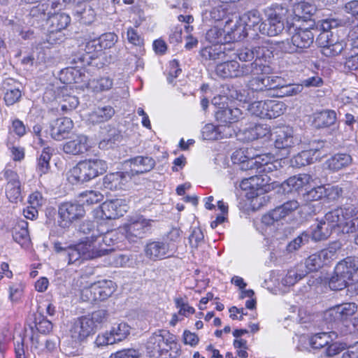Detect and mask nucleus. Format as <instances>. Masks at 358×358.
Wrapping results in <instances>:
<instances>
[{
  "mask_svg": "<svg viewBox=\"0 0 358 358\" xmlns=\"http://www.w3.org/2000/svg\"><path fill=\"white\" fill-rule=\"evenodd\" d=\"M108 169L106 161L91 158L79 162L68 173V180L72 183H83L104 173Z\"/></svg>",
  "mask_w": 358,
  "mask_h": 358,
  "instance_id": "obj_1",
  "label": "nucleus"
},
{
  "mask_svg": "<svg viewBox=\"0 0 358 358\" xmlns=\"http://www.w3.org/2000/svg\"><path fill=\"white\" fill-rule=\"evenodd\" d=\"M261 68L262 66L258 62H252L241 66L238 62L231 60L217 64L215 71L217 76L227 78L248 75L258 76L262 71Z\"/></svg>",
  "mask_w": 358,
  "mask_h": 358,
  "instance_id": "obj_2",
  "label": "nucleus"
},
{
  "mask_svg": "<svg viewBox=\"0 0 358 358\" xmlns=\"http://www.w3.org/2000/svg\"><path fill=\"white\" fill-rule=\"evenodd\" d=\"M269 41H262L257 45L252 48L244 47L239 49L237 52L238 59L242 62H249L255 59L253 62H258L262 68V75L268 73L269 66L262 63V60L266 61L270 58L272 52L268 49Z\"/></svg>",
  "mask_w": 358,
  "mask_h": 358,
  "instance_id": "obj_3",
  "label": "nucleus"
},
{
  "mask_svg": "<svg viewBox=\"0 0 358 358\" xmlns=\"http://www.w3.org/2000/svg\"><path fill=\"white\" fill-rule=\"evenodd\" d=\"M266 22H262L259 31L264 35L275 36L280 34L285 28L283 17L286 10L280 6L268 8L265 10Z\"/></svg>",
  "mask_w": 358,
  "mask_h": 358,
  "instance_id": "obj_4",
  "label": "nucleus"
},
{
  "mask_svg": "<svg viewBox=\"0 0 358 358\" xmlns=\"http://www.w3.org/2000/svg\"><path fill=\"white\" fill-rule=\"evenodd\" d=\"M153 222V220L146 219L143 215H136L128 220L122 230L129 242L136 243L150 231Z\"/></svg>",
  "mask_w": 358,
  "mask_h": 358,
  "instance_id": "obj_5",
  "label": "nucleus"
},
{
  "mask_svg": "<svg viewBox=\"0 0 358 358\" xmlns=\"http://www.w3.org/2000/svg\"><path fill=\"white\" fill-rule=\"evenodd\" d=\"M59 225L62 228L69 227L74 221L83 218L85 210L83 205L77 202H64L59 206Z\"/></svg>",
  "mask_w": 358,
  "mask_h": 358,
  "instance_id": "obj_6",
  "label": "nucleus"
},
{
  "mask_svg": "<svg viewBox=\"0 0 358 358\" xmlns=\"http://www.w3.org/2000/svg\"><path fill=\"white\" fill-rule=\"evenodd\" d=\"M338 24V21L333 18L326 19L322 21L321 29H322V32L317 36L316 43L321 48V52L324 56L327 49H331V46L341 40L337 34H334L330 31L337 27Z\"/></svg>",
  "mask_w": 358,
  "mask_h": 358,
  "instance_id": "obj_7",
  "label": "nucleus"
},
{
  "mask_svg": "<svg viewBox=\"0 0 358 358\" xmlns=\"http://www.w3.org/2000/svg\"><path fill=\"white\" fill-rule=\"evenodd\" d=\"M257 151L253 147H243L234 151L231 160L241 171L254 170Z\"/></svg>",
  "mask_w": 358,
  "mask_h": 358,
  "instance_id": "obj_8",
  "label": "nucleus"
},
{
  "mask_svg": "<svg viewBox=\"0 0 358 358\" xmlns=\"http://www.w3.org/2000/svg\"><path fill=\"white\" fill-rule=\"evenodd\" d=\"M282 167L281 160L275 159L273 155L266 153L257 155L254 169L258 173L271 174V177H277L278 173Z\"/></svg>",
  "mask_w": 358,
  "mask_h": 358,
  "instance_id": "obj_9",
  "label": "nucleus"
},
{
  "mask_svg": "<svg viewBox=\"0 0 358 358\" xmlns=\"http://www.w3.org/2000/svg\"><path fill=\"white\" fill-rule=\"evenodd\" d=\"M3 176L7 181L5 187L7 199L12 203H17L21 201V182L18 174L13 170L5 169Z\"/></svg>",
  "mask_w": 358,
  "mask_h": 358,
  "instance_id": "obj_10",
  "label": "nucleus"
},
{
  "mask_svg": "<svg viewBox=\"0 0 358 358\" xmlns=\"http://www.w3.org/2000/svg\"><path fill=\"white\" fill-rule=\"evenodd\" d=\"M357 208L354 206H349L345 208H338L327 213L322 220L326 222L331 229L335 227L341 228L343 222L346 219L357 215Z\"/></svg>",
  "mask_w": 358,
  "mask_h": 358,
  "instance_id": "obj_11",
  "label": "nucleus"
},
{
  "mask_svg": "<svg viewBox=\"0 0 358 358\" xmlns=\"http://www.w3.org/2000/svg\"><path fill=\"white\" fill-rule=\"evenodd\" d=\"M83 243L84 259H92L107 255L109 252L113 251V248H106L102 246L100 240L98 239L94 231L91 236L85 237Z\"/></svg>",
  "mask_w": 358,
  "mask_h": 358,
  "instance_id": "obj_12",
  "label": "nucleus"
},
{
  "mask_svg": "<svg viewBox=\"0 0 358 358\" xmlns=\"http://www.w3.org/2000/svg\"><path fill=\"white\" fill-rule=\"evenodd\" d=\"M94 331L92 322L87 317L83 316L74 321L70 329V335L75 342H82L94 334Z\"/></svg>",
  "mask_w": 358,
  "mask_h": 358,
  "instance_id": "obj_13",
  "label": "nucleus"
},
{
  "mask_svg": "<svg viewBox=\"0 0 358 358\" xmlns=\"http://www.w3.org/2000/svg\"><path fill=\"white\" fill-rule=\"evenodd\" d=\"M92 145L87 136L75 134L63 144L62 150L68 155H80L90 150Z\"/></svg>",
  "mask_w": 358,
  "mask_h": 358,
  "instance_id": "obj_14",
  "label": "nucleus"
},
{
  "mask_svg": "<svg viewBox=\"0 0 358 358\" xmlns=\"http://www.w3.org/2000/svg\"><path fill=\"white\" fill-rule=\"evenodd\" d=\"M144 253L148 259L153 262L162 260L173 255L162 239L150 240L147 242L144 247Z\"/></svg>",
  "mask_w": 358,
  "mask_h": 358,
  "instance_id": "obj_15",
  "label": "nucleus"
},
{
  "mask_svg": "<svg viewBox=\"0 0 358 358\" xmlns=\"http://www.w3.org/2000/svg\"><path fill=\"white\" fill-rule=\"evenodd\" d=\"M273 182L270 176L259 173V175H255L243 179L240 187L244 190H262L266 192L268 189V186L269 184Z\"/></svg>",
  "mask_w": 358,
  "mask_h": 358,
  "instance_id": "obj_16",
  "label": "nucleus"
},
{
  "mask_svg": "<svg viewBox=\"0 0 358 358\" xmlns=\"http://www.w3.org/2000/svg\"><path fill=\"white\" fill-rule=\"evenodd\" d=\"M233 134L234 130L229 126H215L213 124H206L201 131L202 138L208 141H215L224 138H229Z\"/></svg>",
  "mask_w": 358,
  "mask_h": 358,
  "instance_id": "obj_17",
  "label": "nucleus"
},
{
  "mask_svg": "<svg viewBox=\"0 0 358 358\" xmlns=\"http://www.w3.org/2000/svg\"><path fill=\"white\" fill-rule=\"evenodd\" d=\"M73 127V121L69 117L56 119L50 124V135L55 140L62 141L66 138Z\"/></svg>",
  "mask_w": 358,
  "mask_h": 358,
  "instance_id": "obj_18",
  "label": "nucleus"
},
{
  "mask_svg": "<svg viewBox=\"0 0 358 358\" xmlns=\"http://www.w3.org/2000/svg\"><path fill=\"white\" fill-rule=\"evenodd\" d=\"M274 145L279 150H287L293 147L298 141L293 135V131L289 127L279 128L275 132Z\"/></svg>",
  "mask_w": 358,
  "mask_h": 358,
  "instance_id": "obj_19",
  "label": "nucleus"
},
{
  "mask_svg": "<svg viewBox=\"0 0 358 358\" xmlns=\"http://www.w3.org/2000/svg\"><path fill=\"white\" fill-rule=\"evenodd\" d=\"M357 311V306L355 303H345L331 308L327 314L333 317L335 321H347Z\"/></svg>",
  "mask_w": 358,
  "mask_h": 358,
  "instance_id": "obj_20",
  "label": "nucleus"
},
{
  "mask_svg": "<svg viewBox=\"0 0 358 358\" xmlns=\"http://www.w3.org/2000/svg\"><path fill=\"white\" fill-rule=\"evenodd\" d=\"M102 217L106 219H115L122 216L126 211L125 206L121 199H113L104 201L101 205Z\"/></svg>",
  "mask_w": 358,
  "mask_h": 358,
  "instance_id": "obj_21",
  "label": "nucleus"
},
{
  "mask_svg": "<svg viewBox=\"0 0 358 358\" xmlns=\"http://www.w3.org/2000/svg\"><path fill=\"white\" fill-rule=\"evenodd\" d=\"M61 79L66 83H80L87 87L89 82L88 75L85 73L83 69L75 67H68L61 71Z\"/></svg>",
  "mask_w": 358,
  "mask_h": 358,
  "instance_id": "obj_22",
  "label": "nucleus"
},
{
  "mask_svg": "<svg viewBox=\"0 0 358 358\" xmlns=\"http://www.w3.org/2000/svg\"><path fill=\"white\" fill-rule=\"evenodd\" d=\"M129 163L133 175L149 172L155 166V161L150 157L137 156L131 159Z\"/></svg>",
  "mask_w": 358,
  "mask_h": 358,
  "instance_id": "obj_23",
  "label": "nucleus"
},
{
  "mask_svg": "<svg viewBox=\"0 0 358 358\" xmlns=\"http://www.w3.org/2000/svg\"><path fill=\"white\" fill-rule=\"evenodd\" d=\"M335 269L336 273L346 275V278L352 280L354 275L358 271V257H346L337 264Z\"/></svg>",
  "mask_w": 358,
  "mask_h": 358,
  "instance_id": "obj_24",
  "label": "nucleus"
},
{
  "mask_svg": "<svg viewBox=\"0 0 358 358\" xmlns=\"http://www.w3.org/2000/svg\"><path fill=\"white\" fill-rule=\"evenodd\" d=\"M216 119L223 125L238 122L242 117V112L238 108L227 107L220 108L215 113Z\"/></svg>",
  "mask_w": 358,
  "mask_h": 358,
  "instance_id": "obj_25",
  "label": "nucleus"
},
{
  "mask_svg": "<svg viewBox=\"0 0 358 358\" xmlns=\"http://www.w3.org/2000/svg\"><path fill=\"white\" fill-rule=\"evenodd\" d=\"M314 41V34L308 29H298L292 36V41L297 49L308 48Z\"/></svg>",
  "mask_w": 358,
  "mask_h": 358,
  "instance_id": "obj_26",
  "label": "nucleus"
},
{
  "mask_svg": "<svg viewBox=\"0 0 358 358\" xmlns=\"http://www.w3.org/2000/svg\"><path fill=\"white\" fill-rule=\"evenodd\" d=\"M51 148L49 147L43 148L39 157H37L36 172L40 180L48 175L50 171V161L52 157Z\"/></svg>",
  "mask_w": 358,
  "mask_h": 358,
  "instance_id": "obj_27",
  "label": "nucleus"
},
{
  "mask_svg": "<svg viewBox=\"0 0 358 358\" xmlns=\"http://www.w3.org/2000/svg\"><path fill=\"white\" fill-rule=\"evenodd\" d=\"M13 240L23 248H27L30 243L28 231V223L24 220L17 222L13 229Z\"/></svg>",
  "mask_w": 358,
  "mask_h": 358,
  "instance_id": "obj_28",
  "label": "nucleus"
},
{
  "mask_svg": "<svg viewBox=\"0 0 358 358\" xmlns=\"http://www.w3.org/2000/svg\"><path fill=\"white\" fill-rule=\"evenodd\" d=\"M206 40L214 45L224 44L231 42V38L227 34V29L215 26L208 29L206 34Z\"/></svg>",
  "mask_w": 358,
  "mask_h": 358,
  "instance_id": "obj_29",
  "label": "nucleus"
},
{
  "mask_svg": "<svg viewBox=\"0 0 358 358\" xmlns=\"http://www.w3.org/2000/svg\"><path fill=\"white\" fill-rule=\"evenodd\" d=\"M337 338L338 334L334 331L322 332L311 336L309 339V343L313 348L320 349L329 345Z\"/></svg>",
  "mask_w": 358,
  "mask_h": 358,
  "instance_id": "obj_30",
  "label": "nucleus"
},
{
  "mask_svg": "<svg viewBox=\"0 0 358 358\" xmlns=\"http://www.w3.org/2000/svg\"><path fill=\"white\" fill-rule=\"evenodd\" d=\"M126 182V177L122 172L108 173L103 178V186L110 190L122 189Z\"/></svg>",
  "mask_w": 358,
  "mask_h": 358,
  "instance_id": "obj_31",
  "label": "nucleus"
},
{
  "mask_svg": "<svg viewBox=\"0 0 358 358\" xmlns=\"http://www.w3.org/2000/svg\"><path fill=\"white\" fill-rule=\"evenodd\" d=\"M98 301H104L110 297L116 289V285L112 280H103L94 282Z\"/></svg>",
  "mask_w": 358,
  "mask_h": 358,
  "instance_id": "obj_32",
  "label": "nucleus"
},
{
  "mask_svg": "<svg viewBox=\"0 0 358 358\" xmlns=\"http://www.w3.org/2000/svg\"><path fill=\"white\" fill-rule=\"evenodd\" d=\"M331 253L329 250H322L319 253L313 254L309 256L305 262V266L307 272H313L317 271L325 263L324 260Z\"/></svg>",
  "mask_w": 358,
  "mask_h": 358,
  "instance_id": "obj_33",
  "label": "nucleus"
},
{
  "mask_svg": "<svg viewBox=\"0 0 358 358\" xmlns=\"http://www.w3.org/2000/svg\"><path fill=\"white\" fill-rule=\"evenodd\" d=\"M352 163L350 155L344 153L336 154L327 160L326 165L332 171H338Z\"/></svg>",
  "mask_w": 358,
  "mask_h": 358,
  "instance_id": "obj_34",
  "label": "nucleus"
},
{
  "mask_svg": "<svg viewBox=\"0 0 358 358\" xmlns=\"http://www.w3.org/2000/svg\"><path fill=\"white\" fill-rule=\"evenodd\" d=\"M167 345V341H165L162 331H159L150 337L147 343V349L150 350L151 352H157L161 355L164 350L167 351L166 348Z\"/></svg>",
  "mask_w": 358,
  "mask_h": 358,
  "instance_id": "obj_35",
  "label": "nucleus"
},
{
  "mask_svg": "<svg viewBox=\"0 0 358 358\" xmlns=\"http://www.w3.org/2000/svg\"><path fill=\"white\" fill-rule=\"evenodd\" d=\"M231 23L232 21L228 20L225 24V29H227V34L231 38V41H240L248 35V28L241 20L236 22L232 26Z\"/></svg>",
  "mask_w": 358,
  "mask_h": 358,
  "instance_id": "obj_36",
  "label": "nucleus"
},
{
  "mask_svg": "<svg viewBox=\"0 0 358 358\" xmlns=\"http://www.w3.org/2000/svg\"><path fill=\"white\" fill-rule=\"evenodd\" d=\"M318 152L319 150L317 148L301 152L292 159V166L301 167L313 162L314 159H317V158L320 157V155H317L314 157L315 154Z\"/></svg>",
  "mask_w": 358,
  "mask_h": 358,
  "instance_id": "obj_37",
  "label": "nucleus"
},
{
  "mask_svg": "<svg viewBox=\"0 0 358 358\" xmlns=\"http://www.w3.org/2000/svg\"><path fill=\"white\" fill-rule=\"evenodd\" d=\"M115 114V110L110 106L98 108L89 115V120L93 124L104 122L110 120Z\"/></svg>",
  "mask_w": 358,
  "mask_h": 358,
  "instance_id": "obj_38",
  "label": "nucleus"
},
{
  "mask_svg": "<svg viewBox=\"0 0 358 358\" xmlns=\"http://www.w3.org/2000/svg\"><path fill=\"white\" fill-rule=\"evenodd\" d=\"M332 229L322 220H317L311 227L312 238L315 241L327 239L331 234Z\"/></svg>",
  "mask_w": 358,
  "mask_h": 358,
  "instance_id": "obj_39",
  "label": "nucleus"
},
{
  "mask_svg": "<svg viewBox=\"0 0 358 358\" xmlns=\"http://www.w3.org/2000/svg\"><path fill=\"white\" fill-rule=\"evenodd\" d=\"M336 114L333 110H323L315 113L313 123L317 128L327 127L334 124Z\"/></svg>",
  "mask_w": 358,
  "mask_h": 358,
  "instance_id": "obj_40",
  "label": "nucleus"
},
{
  "mask_svg": "<svg viewBox=\"0 0 358 358\" xmlns=\"http://www.w3.org/2000/svg\"><path fill=\"white\" fill-rule=\"evenodd\" d=\"M241 20L244 23L248 29L259 30L262 22V17L259 10H252L244 14Z\"/></svg>",
  "mask_w": 358,
  "mask_h": 358,
  "instance_id": "obj_41",
  "label": "nucleus"
},
{
  "mask_svg": "<svg viewBox=\"0 0 358 358\" xmlns=\"http://www.w3.org/2000/svg\"><path fill=\"white\" fill-rule=\"evenodd\" d=\"M182 231L178 228H173L162 240L166 244L171 252L174 255L178 245L181 240Z\"/></svg>",
  "mask_w": 358,
  "mask_h": 358,
  "instance_id": "obj_42",
  "label": "nucleus"
},
{
  "mask_svg": "<svg viewBox=\"0 0 358 358\" xmlns=\"http://www.w3.org/2000/svg\"><path fill=\"white\" fill-rule=\"evenodd\" d=\"M299 207V203L296 200H290L273 209V214L275 217H278L280 220L290 215Z\"/></svg>",
  "mask_w": 358,
  "mask_h": 358,
  "instance_id": "obj_43",
  "label": "nucleus"
},
{
  "mask_svg": "<svg viewBox=\"0 0 358 358\" xmlns=\"http://www.w3.org/2000/svg\"><path fill=\"white\" fill-rule=\"evenodd\" d=\"M313 181L312 177L308 174H299L290 177L286 181V184L291 188V190L299 191Z\"/></svg>",
  "mask_w": 358,
  "mask_h": 358,
  "instance_id": "obj_44",
  "label": "nucleus"
},
{
  "mask_svg": "<svg viewBox=\"0 0 358 358\" xmlns=\"http://www.w3.org/2000/svg\"><path fill=\"white\" fill-rule=\"evenodd\" d=\"M268 100L256 101L248 105V110L257 117L268 118Z\"/></svg>",
  "mask_w": 358,
  "mask_h": 358,
  "instance_id": "obj_45",
  "label": "nucleus"
},
{
  "mask_svg": "<svg viewBox=\"0 0 358 358\" xmlns=\"http://www.w3.org/2000/svg\"><path fill=\"white\" fill-rule=\"evenodd\" d=\"M113 80L108 77H103L99 79L90 80L87 87L94 92H100L110 90L113 86Z\"/></svg>",
  "mask_w": 358,
  "mask_h": 358,
  "instance_id": "obj_46",
  "label": "nucleus"
},
{
  "mask_svg": "<svg viewBox=\"0 0 358 358\" xmlns=\"http://www.w3.org/2000/svg\"><path fill=\"white\" fill-rule=\"evenodd\" d=\"M293 12L299 18H307L315 12L313 5L308 2H299L294 4Z\"/></svg>",
  "mask_w": 358,
  "mask_h": 358,
  "instance_id": "obj_47",
  "label": "nucleus"
},
{
  "mask_svg": "<svg viewBox=\"0 0 358 358\" xmlns=\"http://www.w3.org/2000/svg\"><path fill=\"white\" fill-rule=\"evenodd\" d=\"M83 243H78L76 245H71L66 250V255L68 257L69 264L76 263L80 259H84Z\"/></svg>",
  "mask_w": 358,
  "mask_h": 358,
  "instance_id": "obj_48",
  "label": "nucleus"
},
{
  "mask_svg": "<svg viewBox=\"0 0 358 358\" xmlns=\"http://www.w3.org/2000/svg\"><path fill=\"white\" fill-rule=\"evenodd\" d=\"M115 342H120L125 339L130 333V327L125 322L115 324L110 331Z\"/></svg>",
  "mask_w": 358,
  "mask_h": 358,
  "instance_id": "obj_49",
  "label": "nucleus"
},
{
  "mask_svg": "<svg viewBox=\"0 0 358 358\" xmlns=\"http://www.w3.org/2000/svg\"><path fill=\"white\" fill-rule=\"evenodd\" d=\"M70 17L64 13H56L49 18L51 28L56 29V30L64 29L70 23Z\"/></svg>",
  "mask_w": 358,
  "mask_h": 358,
  "instance_id": "obj_50",
  "label": "nucleus"
},
{
  "mask_svg": "<svg viewBox=\"0 0 358 358\" xmlns=\"http://www.w3.org/2000/svg\"><path fill=\"white\" fill-rule=\"evenodd\" d=\"M62 99L60 100L61 109L64 112L75 109L78 103V99L76 96H71L67 94V89L62 90Z\"/></svg>",
  "mask_w": 358,
  "mask_h": 358,
  "instance_id": "obj_51",
  "label": "nucleus"
},
{
  "mask_svg": "<svg viewBox=\"0 0 358 358\" xmlns=\"http://www.w3.org/2000/svg\"><path fill=\"white\" fill-rule=\"evenodd\" d=\"M268 119L279 117L287 110V106L282 101L268 100Z\"/></svg>",
  "mask_w": 358,
  "mask_h": 358,
  "instance_id": "obj_52",
  "label": "nucleus"
},
{
  "mask_svg": "<svg viewBox=\"0 0 358 358\" xmlns=\"http://www.w3.org/2000/svg\"><path fill=\"white\" fill-rule=\"evenodd\" d=\"M248 138L255 140L257 138L269 137L271 134L270 127L267 124H256L248 130Z\"/></svg>",
  "mask_w": 358,
  "mask_h": 358,
  "instance_id": "obj_53",
  "label": "nucleus"
},
{
  "mask_svg": "<svg viewBox=\"0 0 358 358\" xmlns=\"http://www.w3.org/2000/svg\"><path fill=\"white\" fill-rule=\"evenodd\" d=\"M350 281L351 280L346 278V275L336 273L335 269L334 274L329 279V286L332 290H341L345 288Z\"/></svg>",
  "mask_w": 358,
  "mask_h": 358,
  "instance_id": "obj_54",
  "label": "nucleus"
},
{
  "mask_svg": "<svg viewBox=\"0 0 358 358\" xmlns=\"http://www.w3.org/2000/svg\"><path fill=\"white\" fill-rule=\"evenodd\" d=\"M85 52L89 55L90 58L93 59L102 55L100 43L97 38L87 41L85 44Z\"/></svg>",
  "mask_w": 358,
  "mask_h": 358,
  "instance_id": "obj_55",
  "label": "nucleus"
},
{
  "mask_svg": "<svg viewBox=\"0 0 358 358\" xmlns=\"http://www.w3.org/2000/svg\"><path fill=\"white\" fill-rule=\"evenodd\" d=\"M227 5L222 3V5H217L214 6L209 12L206 11L204 13V17L206 18L209 17L210 20L214 21H220L224 17H225L227 15Z\"/></svg>",
  "mask_w": 358,
  "mask_h": 358,
  "instance_id": "obj_56",
  "label": "nucleus"
},
{
  "mask_svg": "<svg viewBox=\"0 0 358 358\" xmlns=\"http://www.w3.org/2000/svg\"><path fill=\"white\" fill-rule=\"evenodd\" d=\"M80 201L83 203L92 205L100 202L103 199V195L97 191H85L80 194Z\"/></svg>",
  "mask_w": 358,
  "mask_h": 358,
  "instance_id": "obj_57",
  "label": "nucleus"
},
{
  "mask_svg": "<svg viewBox=\"0 0 358 358\" xmlns=\"http://www.w3.org/2000/svg\"><path fill=\"white\" fill-rule=\"evenodd\" d=\"M309 241V234L307 232H303L294 240L290 241L287 245L288 252H294L298 250L302 245L306 244Z\"/></svg>",
  "mask_w": 358,
  "mask_h": 358,
  "instance_id": "obj_58",
  "label": "nucleus"
},
{
  "mask_svg": "<svg viewBox=\"0 0 358 358\" xmlns=\"http://www.w3.org/2000/svg\"><path fill=\"white\" fill-rule=\"evenodd\" d=\"M97 39L100 43L103 55L104 50L110 49L114 46L115 43L117 41V36L115 34L109 32L102 34L101 36L97 38Z\"/></svg>",
  "mask_w": 358,
  "mask_h": 358,
  "instance_id": "obj_59",
  "label": "nucleus"
},
{
  "mask_svg": "<svg viewBox=\"0 0 358 358\" xmlns=\"http://www.w3.org/2000/svg\"><path fill=\"white\" fill-rule=\"evenodd\" d=\"M121 138V136L117 131L113 129L110 131L108 136L101 141L99 143V147L101 149H108L113 148V145L119 142Z\"/></svg>",
  "mask_w": 358,
  "mask_h": 358,
  "instance_id": "obj_60",
  "label": "nucleus"
},
{
  "mask_svg": "<svg viewBox=\"0 0 358 358\" xmlns=\"http://www.w3.org/2000/svg\"><path fill=\"white\" fill-rule=\"evenodd\" d=\"M357 215L346 219L341 227L342 231L345 234H358V209L357 208Z\"/></svg>",
  "mask_w": 358,
  "mask_h": 358,
  "instance_id": "obj_61",
  "label": "nucleus"
},
{
  "mask_svg": "<svg viewBox=\"0 0 358 358\" xmlns=\"http://www.w3.org/2000/svg\"><path fill=\"white\" fill-rule=\"evenodd\" d=\"M22 96L19 87H10L6 89L4 94V101L7 106H12L17 102Z\"/></svg>",
  "mask_w": 358,
  "mask_h": 358,
  "instance_id": "obj_62",
  "label": "nucleus"
},
{
  "mask_svg": "<svg viewBox=\"0 0 358 358\" xmlns=\"http://www.w3.org/2000/svg\"><path fill=\"white\" fill-rule=\"evenodd\" d=\"M201 55L202 57L206 59L215 61L220 59L221 56L224 55V52L220 49V47H206L201 50Z\"/></svg>",
  "mask_w": 358,
  "mask_h": 358,
  "instance_id": "obj_63",
  "label": "nucleus"
},
{
  "mask_svg": "<svg viewBox=\"0 0 358 358\" xmlns=\"http://www.w3.org/2000/svg\"><path fill=\"white\" fill-rule=\"evenodd\" d=\"M204 236L199 228H194L189 235V242L192 248H197L203 243Z\"/></svg>",
  "mask_w": 358,
  "mask_h": 358,
  "instance_id": "obj_64",
  "label": "nucleus"
}]
</instances>
